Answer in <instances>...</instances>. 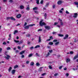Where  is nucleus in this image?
<instances>
[{
	"label": "nucleus",
	"instance_id": "obj_1",
	"mask_svg": "<svg viewBox=\"0 0 78 78\" xmlns=\"http://www.w3.org/2000/svg\"><path fill=\"white\" fill-rule=\"evenodd\" d=\"M43 21H44V20H42L40 21V23H39L40 26H41V27H42L43 25H46L45 23L43 22Z\"/></svg>",
	"mask_w": 78,
	"mask_h": 78
},
{
	"label": "nucleus",
	"instance_id": "obj_2",
	"mask_svg": "<svg viewBox=\"0 0 78 78\" xmlns=\"http://www.w3.org/2000/svg\"><path fill=\"white\" fill-rule=\"evenodd\" d=\"M35 25V24H29V26H27L24 27L25 29H29V27H33V26H34Z\"/></svg>",
	"mask_w": 78,
	"mask_h": 78
},
{
	"label": "nucleus",
	"instance_id": "obj_3",
	"mask_svg": "<svg viewBox=\"0 0 78 78\" xmlns=\"http://www.w3.org/2000/svg\"><path fill=\"white\" fill-rule=\"evenodd\" d=\"M5 55L7 56L5 57V58H6V59L8 60V59L10 58V57H11V56L7 54H5Z\"/></svg>",
	"mask_w": 78,
	"mask_h": 78
},
{
	"label": "nucleus",
	"instance_id": "obj_4",
	"mask_svg": "<svg viewBox=\"0 0 78 78\" xmlns=\"http://www.w3.org/2000/svg\"><path fill=\"white\" fill-rule=\"evenodd\" d=\"M62 3H63L62 1L59 0L57 2V4L58 5H61V4H62Z\"/></svg>",
	"mask_w": 78,
	"mask_h": 78
},
{
	"label": "nucleus",
	"instance_id": "obj_5",
	"mask_svg": "<svg viewBox=\"0 0 78 78\" xmlns=\"http://www.w3.org/2000/svg\"><path fill=\"white\" fill-rule=\"evenodd\" d=\"M74 16H73V17L74 18H76L77 16H78V14L76 13H75L74 14Z\"/></svg>",
	"mask_w": 78,
	"mask_h": 78
},
{
	"label": "nucleus",
	"instance_id": "obj_6",
	"mask_svg": "<svg viewBox=\"0 0 78 78\" xmlns=\"http://www.w3.org/2000/svg\"><path fill=\"white\" fill-rule=\"evenodd\" d=\"M22 16V15L20 14H19L18 15L16 16V18H17V19H19V18H20Z\"/></svg>",
	"mask_w": 78,
	"mask_h": 78
},
{
	"label": "nucleus",
	"instance_id": "obj_7",
	"mask_svg": "<svg viewBox=\"0 0 78 78\" xmlns=\"http://www.w3.org/2000/svg\"><path fill=\"white\" fill-rule=\"evenodd\" d=\"M7 1V0H3V2H6ZM10 3H12V2H13V1L12 0H9V1Z\"/></svg>",
	"mask_w": 78,
	"mask_h": 78
},
{
	"label": "nucleus",
	"instance_id": "obj_8",
	"mask_svg": "<svg viewBox=\"0 0 78 78\" xmlns=\"http://www.w3.org/2000/svg\"><path fill=\"white\" fill-rule=\"evenodd\" d=\"M77 51L78 52V50ZM78 58V53L76 56H74V57L73 58V59H76V58Z\"/></svg>",
	"mask_w": 78,
	"mask_h": 78
},
{
	"label": "nucleus",
	"instance_id": "obj_9",
	"mask_svg": "<svg viewBox=\"0 0 78 78\" xmlns=\"http://www.w3.org/2000/svg\"><path fill=\"white\" fill-rule=\"evenodd\" d=\"M25 51H23L20 52V55H23V53H25Z\"/></svg>",
	"mask_w": 78,
	"mask_h": 78
},
{
	"label": "nucleus",
	"instance_id": "obj_10",
	"mask_svg": "<svg viewBox=\"0 0 78 78\" xmlns=\"http://www.w3.org/2000/svg\"><path fill=\"white\" fill-rule=\"evenodd\" d=\"M68 37H69V35L68 34H66L65 37L63 38V39H66L67 38H68Z\"/></svg>",
	"mask_w": 78,
	"mask_h": 78
},
{
	"label": "nucleus",
	"instance_id": "obj_11",
	"mask_svg": "<svg viewBox=\"0 0 78 78\" xmlns=\"http://www.w3.org/2000/svg\"><path fill=\"white\" fill-rule=\"evenodd\" d=\"M41 36H39L38 38V42L39 43H40V42H41Z\"/></svg>",
	"mask_w": 78,
	"mask_h": 78
},
{
	"label": "nucleus",
	"instance_id": "obj_12",
	"mask_svg": "<svg viewBox=\"0 0 78 78\" xmlns=\"http://www.w3.org/2000/svg\"><path fill=\"white\" fill-rule=\"evenodd\" d=\"M15 72H16V70L15 69H13L12 71V73L13 75H14V74L15 73Z\"/></svg>",
	"mask_w": 78,
	"mask_h": 78
},
{
	"label": "nucleus",
	"instance_id": "obj_13",
	"mask_svg": "<svg viewBox=\"0 0 78 78\" xmlns=\"http://www.w3.org/2000/svg\"><path fill=\"white\" fill-rule=\"evenodd\" d=\"M70 58H68L66 59V62L68 63L69 62H70Z\"/></svg>",
	"mask_w": 78,
	"mask_h": 78
},
{
	"label": "nucleus",
	"instance_id": "obj_14",
	"mask_svg": "<svg viewBox=\"0 0 78 78\" xmlns=\"http://www.w3.org/2000/svg\"><path fill=\"white\" fill-rule=\"evenodd\" d=\"M45 28H46V29H47L48 30H49L50 29V26H45Z\"/></svg>",
	"mask_w": 78,
	"mask_h": 78
},
{
	"label": "nucleus",
	"instance_id": "obj_15",
	"mask_svg": "<svg viewBox=\"0 0 78 78\" xmlns=\"http://www.w3.org/2000/svg\"><path fill=\"white\" fill-rule=\"evenodd\" d=\"M23 40H21L20 42L18 44H23Z\"/></svg>",
	"mask_w": 78,
	"mask_h": 78
},
{
	"label": "nucleus",
	"instance_id": "obj_16",
	"mask_svg": "<svg viewBox=\"0 0 78 78\" xmlns=\"http://www.w3.org/2000/svg\"><path fill=\"white\" fill-rule=\"evenodd\" d=\"M59 42L58 41L55 43V45H59Z\"/></svg>",
	"mask_w": 78,
	"mask_h": 78
},
{
	"label": "nucleus",
	"instance_id": "obj_17",
	"mask_svg": "<svg viewBox=\"0 0 78 78\" xmlns=\"http://www.w3.org/2000/svg\"><path fill=\"white\" fill-rule=\"evenodd\" d=\"M10 19H11V20H13L14 21L16 20V19L14 18V17H10Z\"/></svg>",
	"mask_w": 78,
	"mask_h": 78
},
{
	"label": "nucleus",
	"instance_id": "obj_18",
	"mask_svg": "<svg viewBox=\"0 0 78 78\" xmlns=\"http://www.w3.org/2000/svg\"><path fill=\"white\" fill-rule=\"evenodd\" d=\"M12 69V68L11 67H9V69H8L9 72H10Z\"/></svg>",
	"mask_w": 78,
	"mask_h": 78
},
{
	"label": "nucleus",
	"instance_id": "obj_19",
	"mask_svg": "<svg viewBox=\"0 0 78 78\" xmlns=\"http://www.w3.org/2000/svg\"><path fill=\"white\" fill-rule=\"evenodd\" d=\"M39 47H40V45H37L34 47V48H39Z\"/></svg>",
	"mask_w": 78,
	"mask_h": 78
},
{
	"label": "nucleus",
	"instance_id": "obj_20",
	"mask_svg": "<svg viewBox=\"0 0 78 78\" xmlns=\"http://www.w3.org/2000/svg\"><path fill=\"white\" fill-rule=\"evenodd\" d=\"M58 36H59L60 37H63V36H64V35L61 34H58Z\"/></svg>",
	"mask_w": 78,
	"mask_h": 78
},
{
	"label": "nucleus",
	"instance_id": "obj_21",
	"mask_svg": "<svg viewBox=\"0 0 78 78\" xmlns=\"http://www.w3.org/2000/svg\"><path fill=\"white\" fill-rule=\"evenodd\" d=\"M20 8L21 9H23L24 8V6L23 5H21Z\"/></svg>",
	"mask_w": 78,
	"mask_h": 78
},
{
	"label": "nucleus",
	"instance_id": "obj_22",
	"mask_svg": "<svg viewBox=\"0 0 78 78\" xmlns=\"http://www.w3.org/2000/svg\"><path fill=\"white\" fill-rule=\"evenodd\" d=\"M18 32V30H15L13 34H16V33H17Z\"/></svg>",
	"mask_w": 78,
	"mask_h": 78
},
{
	"label": "nucleus",
	"instance_id": "obj_23",
	"mask_svg": "<svg viewBox=\"0 0 78 78\" xmlns=\"http://www.w3.org/2000/svg\"><path fill=\"white\" fill-rule=\"evenodd\" d=\"M14 41L15 42H16V43H19V41L15 40H14Z\"/></svg>",
	"mask_w": 78,
	"mask_h": 78
},
{
	"label": "nucleus",
	"instance_id": "obj_24",
	"mask_svg": "<svg viewBox=\"0 0 78 78\" xmlns=\"http://www.w3.org/2000/svg\"><path fill=\"white\" fill-rule=\"evenodd\" d=\"M18 66L17 65H16V66H15L14 67V69H16V68H17L18 67Z\"/></svg>",
	"mask_w": 78,
	"mask_h": 78
},
{
	"label": "nucleus",
	"instance_id": "obj_25",
	"mask_svg": "<svg viewBox=\"0 0 78 78\" xmlns=\"http://www.w3.org/2000/svg\"><path fill=\"white\" fill-rule=\"evenodd\" d=\"M37 1L36 3L37 4V5H39V0H36Z\"/></svg>",
	"mask_w": 78,
	"mask_h": 78
},
{
	"label": "nucleus",
	"instance_id": "obj_26",
	"mask_svg": "<svg viewBox=\"0 0 78 78\" xmlns=\"http://www.w3.org/2000/svg\"><path fill=\"white\" fill-rule=\"evenodd\" d=\"M34 64V63L33 62H32L30 63V66H33Z\"/></svg>",
	"mask_w": 78,
	"mask_h": 78
},
{
	"label": "nucleus",
	"instance_id": "obj_27",
	"mask_svg": "<svg viewBox=\"0 0 78 78\" xmlns=\"http://www.w3.org/2000/svg\"><path fill=\"white\" fill-rule=\"evenodd\" d=\"M37 9H38V8H37V7H35L34 8H33V10H37Z\"/></svg>",
	"mask_w": 78,
	"mask_h": 78
},
{
	"label": "nucleus",
	"instance_id": "obj_28",
	"mask_svg": "<svg viewBox=\"0 0 78 78\" xmlns=\"http://www.w3.org/2000/svg\"><path fill=\"white\" fill-rule=\"evenodd\" d=\"M50 55V53L49 52H48L47 55H46V57H48V56H49V55Z\"/></svg>",
	"mask_w": 78,
	"mask_h": 78
},
{
	"label": "nucleus",
	"instance_id": "obj_29",
	"mask_svg": "<svg viewBox=\"0 0 78 78\" xmlns=\"http://www.w3.org/2000/svg\"><path fill=\"white\" fill-rule=\"evenodd\" d=\"M48 44L49 45H53V43L51 42H49Z\"/></svg>",
	"mask_w": 78,
	"mask_h": 78
},
{
	"label": "nucleus",
	"instance_id": "obj_30",
	"mask_svg": "<svg viewBox=\"0 0 78 78\" xmlns=\"http://www.w3.org/2000/svg\"><path fill=\"white\" fill-rule=\"evenodd\" d=\"M26 37H30V36H31V35L28 34L27 35H26Z\"/></svg>",
	"mask_w": 78,
	"mask_h": 78
},
{
	"label": "nucleus",
	"instance_id": "obj_31",
	"mask_svg": "<svg viewBox=\"0 0 78 78\" xmlns=\"http://www.w3.org/2000/svg\"><path fill=\"white\" fill-rule=\"evenodd\" d=\"M57 41H58V40L55 39L53 41V42H57Z\"/></svg>",
	"mask_w": 78,
	"mask_h": 78
},
{
	"label": "nucleus",
	"instance_id": "obj_32",
	"mask_svg": "<svg viewBox=\"0 0 78 78\" xmlns=\"http://www.w3.org/2000/svg\"><path fill=\"white\" fill-rule=\"evenodd\" d=\"M49 68L50 69H52V67H51V65H49L48 66Z\"/></svg>",
	"mask_w": 78,
	"mask_h": 78
},
{
	"label": "nucleus",
	"instance_id": "obj_33",
	"mask_svg": "<svg viewBox=\"0 0 78 78\" xmlns=\"http://www.w3.org/2000/svg\"><path fill=\"white\" fill-rule=\"evenodd\" d=\"M11 19V17H8L6 18V20H9V19Z\"/></svg>",
	"mask_w": 78,
	"mask_h": 78
},
{
	"label": "nucleus",
	"instance_id": "obj_34",
	"mask_svg": "<svg viewBox=\"0 0 78 78\" xmlns=\"http://www.w3.org/2000/svg\"><path fill=\"white\" fill-rule=\"evenodd\" d=\"M33 56V54H29L28 56V57H31Z\"/></svg>",
	"mask_w": 78,
	"mask_h": 78
},
{
	"label": "nucleus",
	"instance_id": "obj_35",
	"mask_svg": "<svg viewBox=\"0 0 78 78\" xmlns=\"http://www.w3.org/2000/svg\"><path fill=\"white\" fill-rule=\"evenodd\" d=\"M44 16L45 17L44 19H46V17H47V13H45L44 15Z\"/></svg>",
	"mask_w": 78,
	"mask_h": 78
},
{
	"label": "nucleus",
	"instance_id": "obj_36",
	"mask_svg": "<svg viewBox=\"0 0 78 78\" xmlns=\"http://www.w3.org/2000/svg\"><path fill=\"white\" fill-rule=\"evenodd\" d=\"M55 76H58V73H56L54 74Z\"/></svg>",
	"mask_w": 78,
	"mask_h": 78
},
{
	"label": "nucleus",
	"instance_id": "obj_37",
	"mask_svg": "<svg viewBox=\"0 0 78 78\" xmlns=\"http://www.w3.org/2000/svg\"><path fill=\"white\" fill-rule=\"evenodd\" d=\"M50 39H53V37L52 36H51L49 37Z\"/></svg>",
	"mask_w": 78,
	"mask_h": 78
},
{
	"label": "nucleus",
	"instance_id": "obj_38",
	"mask_svg": "<svg viewBox=\"0 0 78 78\" xmlns=\"http://www.w3.org/2000/svg\"><path fill=\"white\" fill-rule=\"evenodd\" d=\"M36 65L37 66H39L40 64H39V63L38 62L36 63Z\"/></svg>",
	"mask_w": 78,
	"mask_h": 78
},
{
	"label": "nucleus",
	"instance_id": "obj_39",
	"mask_svg": "<svg viewBox=\"0 0 78 78\" xmlns=\"http://www.w3.org/2000/svg\"><path fill=\"white\" fill-rule=\"evenodd\" d=\"M48 5H49V3H46L45 5V7H47L48 6Z\"/></svg>",
	"mask_w": 78,
	"mask_h": 78
},
{
	"label": "nucleus",
	"instance_id": "obj_40",
	"mask_svg": "<svg viewBox=\"0 0 78 78\" xmlns=\"http://www.w3.org/2000/svg\"><path fill=\"white\" fill-rule=\"evenodd\" d=\"M64 23L62 22V21L60 22V25H63Z\"/></svg>",
	"mask_w": 78,
	"mask_h": 78
},
{
	"label": "nucleus",
	"instance_id": "obj_41",
	"mask_svg": "<svg viewBox=\"0 0 78 78\" xmlns=\"http://www.w3.org/2000/svg\"><path fill=\"white\" fill-rule=\"evenodd\" d=\"M7 50H11V48L9 47H8L7 48Z\"/></svg>",
	"mask_w": 78,
	"mask_h": 78
},
{
	"label": "nucleus",
	"instance_id": "obj_42",
	"mask_svg": "<svg viewBox=\"0 0 78 78\" xmlns=\"http://www.w3.org/2000/svg\"><path fill=\"white\" fill-rule=\"evenodd\" d=\"M26 10L27 11H29V10H30V7H27V8H26Z\"/></svg>",
	"mask_w": 78,
	"mask_h": 78
},
{
	"label": "nucleus",
	"instance_id": "obj_43",
	"mask_svg": "<svg viewBox=\"0 0 78 78\" xmlns=\"http://www.w3.org/2000/svg\"><path fill=\"white\" fill-rule=\"evenodd\" d=\"M74 4H75V5H78V2H74Z\"/></svg>",
	"mask_w": 78,
	"mask_h": 78
},
{
	"label": "nucleus",
	"instance_id": "obj_44",
	"mask_svg": "<svg viewBox=\"0 0 78 78\" xmlns=\"http://www.w3.org/2000/svg\"><path fill=\"white\" fill-rule=\"evenodd\" d=\"M19 51H18V50H16L15 51V53L17 54V53H19Z\"/></svg>",
	"mask_w": 78,
	"mask_h": 78
},
{
	"label": "nucleus",
	"instance_id": "obj_45",
	"mask_svg": "<svg viewBox=\"0 0 78 78\" xmlns=\"http://www.w3.org/2000/svg\"><path fill=\"white\" fill-rule=\"evenodd\" d=\"M36 56H40V55H39V54H38V53H36Z\"/></svg>",
	"mask_w": 78,
	"mask_h": 78
},
{
	"label": "nucleus",
	"instance_id": "obj_46",
	"mask_svg": "<svg viewBox=\"0 0 78 78\" xmlns=\"http://www.w3.org/2000/svg\"><path fill=\"white\" fill-rule=\"evenodd\" d=\"M33 48H34V47L33 46H32L30 48V49L33 50Z\"/></svg>",
	"mask_w": 78,
	"mask_h": 78
},
{
	"label": "nucleus",
	"instance_id": "obj_47",
	"mask_svg": "<svg viewBox=\"0 0 78 78\" xmlns=\"http://www.w3.org/2000/svg\"><path fill=\"white\" fill-rule=\"evenodd\" d=\"M66 14H70V13L68 12L67 10H66Z\"/></svg>",
	"mask_w": 78,
	"mask_h": 78
},
{
	"label": "nucleus",
	"instance_id": "obj_48",
	"mask_svg": "<svg viewBox=\"0 0 78 78\" xmlns=\"http://www.w3.org/2000/svg\"><path fill=\"white\" fill-rule=\"evenodd\" d=\"M38 31H42V29H40L38 30Z\"/></svg>",
	"mask_w": 78,
	"mask_h": 78
},
{
	"label": "nucleus",
	"instance_id": "obj_49",
	"mask_svg": "<svg viewBox=\"0 0 78 78\" xmlns=\"http://www.w3.org/2000/svg\"><path fill=\"white\" fill-rule=\"evenodd\" d=\"M49 52H50V53H52V52H53V50H49Z\"/></svg>",
	"mask_w": 78,
	"mask_h": 78
},
{
	"label": "nucleus",
	"instance_id": "obj_50",
	"mask_svg": "<svg viewBox=\"0 0 78 78\" xmlns=\"http://www.w3.org/2000/svg\"><path fill=\"white\" fill-rule=\"evenodd\" d=\"M69 53L70 54H73V51H70V52H69Z\"/></svg>",
	"mask_w": 78,
	"mask_h": 78
},
{
	"label": "nucleus",
	"instance_id": "obj_51",
	"mask_svg": "<svg viewBox=\"0 0 78 78\" xmlns=\"http://www.w3.org/2000/svg\"><path fill=\"white\" fill-rule=\"evenodd\" d=\"M34 12L35 14H38V12L37 11H35Z\"/></svg>",
	"mask_w": 78,
	"mask_h": 78
},
{
	"label": "nucleus",
	"instance_id": "obj_52",
	"mask_svg": "<svg viewBox=\"0 0 78 78\" xmlns=\"http://www.w3.org/2000/svg\"><path fill=\"white\" fill-rule=\"evenodd\" d=\"M74 40L75 41H74V42H77V40H76V39H75Z\"/></svg>",
	"mask_w": 78,
	"mask_h": 78
},
{
	"label": "nucleus",
	"instance_id": "obj_53",
	"mask_svg": "<svg viewBox=\"0 0 78 78\" xmlns=\"http://www.w3.org/2000/svg\"><path fill=\"white\" fill-rule=\"evenodd\" d=\"M73 70H78V69L77 68H76V69H75V68H73Z\"/></svg>",
	"mask_w": 78,
	"mask_h": 78
},
{
	"label": "nucleus",
	"instance_id": "obj_54",
	"mask_svg": "<svg viewBox=\"0 0 78 78\" xmlns=\"http://www.w3.org/2000/svg\"><path fill=\"white\" fill-rule=\"evenodd\" d=\"M2 51V48H0V53H1Z\"/></svg>",
	"mask_w": 78,
	"mask_h": 78
},
{
	"label": "nucleus",
	"instance_id": "obj_55",
	"mask_svg": "<svg viewBox=\"0 0 78 78\" xmlns=\"http://www.w3.org/2000/svg\"><path fill=\"white\" fill-rule=\"evenodd\" d=\"M3 45H6V43L5 42H4L3 43Z\"/></svg>",
	"mask_w": 78,
	"mask_h": 78
},
{
	"label": "nucleus",
	"instance_id": "obj_56",
	"mask_svg": "<svg viewBox=\"0 0 78 78\" xmlns=\"http://www.w3.org/2000/svg\"><path fill=\"white\" fill-rule=\"evenodd\" d=\"M27 23L26 22L24 24V26H26V25H27Z\"/></svg>",
	"mask_w": 78,
	"mask_h": 78
},
{
	"label": "nucleus",
	"instance_id": "obj_57",
	"mask_svg": "<svg viewBox=\"0 0 78 78\" xmlns=\"http://www.w3.org/2000/svg\"><path fill=\"white\" fill-rule=\"evenodd\" d=\"M25 57V55H22L21 57V58H24Z\"/></svg>",
	"mask_w": 78,
	"mask_h": 78
},
{
	"label": "nucleus",
	"instance_id": "obj_58",
	"mask_svg": "<svg viewBox=\"0 0 78 78\" xmlns=\"http://www.w3.org/2000/svg\"><path fill=\"white\" fill-rule=\"evenodd\" d=\"M43 2H44V1L43 0L41 1L40 2V3H41V4H42L43 3Z\"/></svg>",
	"mask_w": 78,
	"mask_h": 78
},
{
	"label": "nucleus",
	"instance_id": "obj_59",
	"mask_svg": "<svg viewBox=\"0 0 78 78\" xmlns=\"http://www.w3.org/2000/svg\"><path fill=\"white\" fill-rule=\"evenodd\" d=\"M58 23L55 22L54 23V25H57V24H58Z\"/></svg>",
	"mask_w": 78,
	"mask_h": 78
},
{
	"label": "nucleus",
	"instance_id": "obj_60",
	"mask_svg": "<svg viewBox=\"0 0 78 78\" xmlns=\"http://www.w3.org/2000/svg\"><path fill=\"white\" fill-rule=\"evenodd\" d=\"M51 41V39H47V40H46V41Z\"/></svg>",
	"mask_w": 78,
	"mask_h": 78
},
{
	"label": "nucleus",
	"instance_id": "obj_61",
	"mask_svg": "<svg viewBox=\"0 0 78 78\" xmlns=\"http://www.w3.org/2000/svg\"><path fill=\"white\" fill-rule=\"evenodd\" d=\"M53 34H56V32H52Z\"/></svg>",
	"mask_w": 78,
	"mask_h": 78
},
{
	"label": "nucleus",
	"instance_id": "obj_62",
	"mask_svg": "<svg viewBox=\"0 0 78 78\" xmlns=\"http://www.w3.org/2000/svg\"><path fill=\"white\" fill-rule=\"evenodd\" d=\"M62 66L59 67V69H62Z\"/></svg>",
	"mask_w": 78,
	"mask_h": 78
},
{
	"label": "nucleus",
	"instance_id": "obj_63",
	"mask_svg": "<svg viewBox=\"0 0 78 78\" xmlns=\"http://www.w3.org/2000/svg\"><path fill=\"white\" fill-rule=\"evenodd\" d=\"M64 70H67V68L65 67L63 69Z\"/></svg>",
	"mask_w": 78,
	"mask_h": 78
},
{
	"label": "nucleus",
	"instance_id": "obj_64",
	"mask_svg": "<svg viewBox=\"0 0 78 78\" xmlns=\"http://www.w3.org/2000/svg\"><path fill=\"white\" fill-rule=\"evenodd\" d=\"M17 48L18 49H20V48H21L20 47L18 46L17 47Z\"/></svg>",
	"mask_w": 78,
	"mask_h": 78
}]
</instances>
